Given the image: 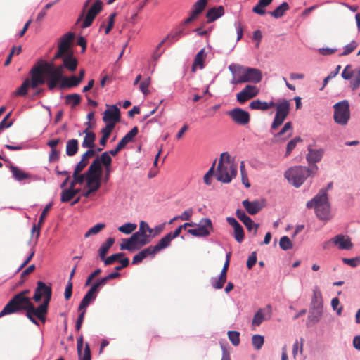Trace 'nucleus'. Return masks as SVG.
<instances>
[{
  "mask_svg": "<svg viewBox=\"0 0 360 360\" xmlns=\"http://www.w3.org/2000/svg\"><path fill=\"white\" fill-rule=\"evenodd\" d=\"M22 311H26V316L32 323L39 326V323L36 319V318H37V314L34 304L31 302L30 298H23L22 297L18 296L17 294L10 300L1 310L0 312V318Z\"/></svg>",
  "mask_w": 360,
  "mask_h": 360,
  "instance_id": "nucleus-1",
  "label": "nucleus"
},
{
  "mask_svg": "<svg viewBox=\"0 0 360 360\" xmlns=\"http://www.w3.org/2000/svg\"><path fill=\"white\" fill-rule=\"evenodd\" d=\"M290 102L288 100H283L281 103L276 104L274 101L267 103L259 99L252 101L249 107L251 110H259L266 111L273 107H276V112L271 125V128L275 130L278 128L288 117L290 112Z\"/></svg>",
  "mask_w": 360,
  "mask_h": 360,
  "instance_id": "nucleus-2",
  "label": "nucleus"
},
{
  "mask_svg": "<svg viewBox=\"0 0 360 360\" xmlns=\"http://www.w3.org/2000/svg\"><path fill=\"white\" fill-rule=\"evenodd\" d=\"M147 233L152 234L153 229L150 228L146 222L141 221L138 231L133 233L130 238L122 239L120 250L134 252L141 249L150 242L151 237L147 235Z\"/></svg>",
  "mask_w": 360,
  "mask_h": 360,
  "instance_id": "nucleus-3",
  "label": "nucleus"
},
{
  "mask_svg": "<svg viewBox=\"0 0 360 360\" xmlns=\"http://www.w3.org/2000/svg\"><path fill=\"white\" fill-rule=\"evenodd\" d=\"M37 285L33 300L35 302H39L43 299V302L36 307V310L37 319L44 323L51 300L52 289L50 285H47L42 281H38Z\"/></svg>",
  "mask_w": 360,
  "mask_h": 360,
  "instance_id": "nucleus-4",
  "label": "nucleus"
},
{
  "mask_svg": "<svg viewBox=\"0 0 360 360\" xmlns=\"http://www.w3.org/2000/svg\"><path fill=\"white\" fill-rule=\"evenodd\" d=\"M237 173V165L231 160L230 155L227 152L222 153L214 174L217 180L229 184L236 176Z\"/></svg>",
  "mask_w": 360,
  "mask_h": 360,
  "instance_id": "nucleus-5",
  "label": "nucleus"
},
{
  "mask_svg": "<svg viewBox=\"0 0 360 360\" xmlns=\"http://www.w3.org/2000/svg\"><path fill=\"white\" fill-rule=\"evenodd\" d=\"M41 72V77L45 78V82L49 90H53L59 84L63 76V63L57 67L53 63L43 61L38 65H35Z\"/></svg>",
  "mask_w": 360,
  "mask_h": 360,
  "instance_id": "nucleus-6",
  "label": "nucleus"
},
{
  "mask_svg": "<svg viewBox=\"0 0 360 360\" xmlns=\"http://www.w3.org/2000/svg\"><path fill=\"white\" fill-rule=\"evenodd\" d=\"M307 207L314 208L317 217L321 220L330 219V205L328 202L327 190L321 189L312 200L307 202Z\"/></svg>",
  "mask_w": 360,
  "mask_h": 360,
  "instance_id": "nucleus-7",
  "label": "nucleus"
},
{
  "mask_svg": "<svg viewBox=\"0 0 360 360\" xmlns=\"http://www.w3.org/2000/svg\"><path fill=\"white\" fill-rule=\"evenodd\" d=\"M318 170V167L313 165L311 168L303 166H296L290 168L285 172V177L296 188L300 187L305 179L311 174H315Z\"/></svg>",
  "mask_w": 360,
  "mask_h": 360,
  "instance_id": "nucleus-8",
  "label": "nucleus"
},
{
  "mask_svg": "<svg viewBox=\"0 0 360 360\" xmlns=\"http://www.w3.org/2000/svg\"><path fill=\"white\" fill-rule=\"evenodd\" d=\"M238 77H235L231 82L233 84H242L245 82L259 83L262 79V72L252 68H245L238 66Z\"/></svg>",
  "mask_w": 360,
  "mask_h": 360,
  "instance_id": "nucleus-9",
  "label": "nucleus"
},
{
  "mask_svg": "<svg viewBox=\"0 0 360 360\" xmlns=\"http://www.w3.org/2000/svg\"><path fill=\"white\" fill-rule=\"evenodd\" d=\"M30 79L27 78L21 86L15 91L14 94L17 96H25L28 91L29 88L35 89L39 85L45 83V78L41 77V72L38 68L34 66L30 72Z\"/></svg>",
  "mask_w": 360,
  "mask_h": 360,
  "instance_id": "nucleus-10",
  "label": "nucleus"
},
{
  "mask_svg": "<svg viewBox=\"0 0 360 360\" xmlns=\"http://www.w3.org/2000/svg\"><path fill=\"white\" fill-rule=\"evenodd\" d=\"M334 121L340 125H346L350 118L349 105L344 100L334 105Z\"/></svg>",
  "mask_w": 360,
  "mask_h": 360,
  "instance_id": "nucleus-11",
  "label": "nucleus"
},
{
  "mask_svg": "<svg viewBox=\"0 0 360 360\" xmlns=\"http://www.w3.org/2000/svg\"><path fill=\"white\" fill-rule=\"evenodd\" d=\"M197 226L195 229H188V233L195 237H207L213 230L212 221L209 218H202Z\"/></svg>",
  "mask_w": 360,
  "mask_h": 360,
  "instance_id": "nucleus-12",
  "label": "nucleus"
},
{
  "mask_svg": "<svg viewBox=\"0 0 360 360\" xmlns=\"http://www.w3.org/2000/svg\"><path fill=\"white\" fill-rule=\"evenodd\" d=\"M227 115L236 124L239 125H246L250 120V113L240 108H235L228 111Z\"/></svg>",
  "mask_w": 360,
  "mask_h": 360,
  "instance_id": "nucleus-13",
  "label": "nucleus"
},
{
  "mask_svg": "<svg viewBox=\"0 0 360 360\" xmlns=\"http://www.w3.org/2000/svg\"><path fill=\"white\" fill-rule=\"evenodd\" d=\"M101 165L98 158L95 159L89 166L86 174V186H90L96 179H100Z\"/></svg>",
  "mask_w": 360,
  "mask_h": 360,
  "instance_id": "nucleus-14",
  "label": "nucleus"
},
{
  "mask_svg": "<svg viewBox=\"0 0 360 360\" xmlns=\"http://www.w3.org/2000/svg\"><path fill=\"white\" fill-rule=\"evenodd\" d=\"M101 288V285L97 282L93 283L90 289L87 291L82 300L79 305L78 310H86V307L89 306V304L96 298L97 294L98 293Z\"/></svg>",
  "mask_w": 360,
  "mask_h": 360,
  "instance_id": "nucleus-15",
  "label": "nucleus"
},
{
  "mask_svg": "<svg viewBox=\"0 0 360 360\" xmlns=\"http://www.w3.org/2000/svg\"><path fill=\"white\" fill-rule=\"evenodd\" d=\"M103 3L101 0H96L87 11L86 15L82 23V28H86L91 25L96 16L102 11Z\"/></svg>",
  "mask_w": 360,
  "mask_h": 360,
  "instance_id": "nucleus-16",
  "label": "nucleus"
},
{
  "mask_svg": "<svg viewBox=\"0 0 360 360\" xmlns=\"http://www.w3.org/2000/svg\"><path fill=\"white\" fill-rule=\"evenodd\" d=\"M259 92V89L253 85H247L236 94L237 101L240 103H244L247 101L255 97Z\"/></svg>",
  "mask_w": 360,
  "mask_h": 360,
  "instance_id": "nucleus-17",
  "label": "nucleus"
},
{
  "mask_svg": "<svg viewBox=\"0 0 360 360\" xmlns=\"http://www.w3.org/2000/svg\"><path fill=\"white\" fill-rule=\"evenodd\" d=\"M103 120L106 124H113L115 127L116 123L120 120V111L117 105H111L110 108L105 110L103 113Z\"/></svg>",
  "mask_w": 360,
  "mask_h": 360,
  "instance_id": "nucleus-18",
  "label": "nucleus"
},
{
  "mask_svg": "<svg viewBox=\"0 0 360 360\" xmlns=\"http://www.w3.org/2000/svg\"><path fill=\"white\" fill-rule=\"evenodd\" d=\"M227 222L234 229V238L238 243H241L244 240V231L242 226L233 217H227Z\"/></svg>",
  "mask_w": 360,
  "mask_h": 360,
  "instance_id": "nucleus-19",
  "label": "nucleus"
},
{
  "mask_svg": "<svg viewBox=\"0 0 360 360\" xmlns=\"http://www.w3.org/2000/svg\"><path fill=\"white\" fill-rule=\"evenodd\" d=\"M292 134V124L291 122H286L281 130L274 134V139L276 142L284 141L288 139Z\"/></svg>",
  "mask_w": 360,
  "mask_h": 360,
  "instance_id": "nucleus-20",
  "label": "nucleus"
},
{
  "mask_svg": "<svg viewBox=\"0 0 360 360\" xmlns=\"http://www.w3.org/2000/svg\"><path fill=\"white\" fill-rule=\"evenodd\" d=\"M308 153L307 155V160L309 164L319 162L324 153V150L322 148L313 149L312 145H309L307 148Z\"/></svg>",
  "mask_w": 360,
  "mask_h": 360,
  "instance_id": "nucleus-21",
  "label": "nucleus"
},
{
  "mask_svg": "<svg viewBox=\"0 0 360 360\" xmlns=\"http://www.w3.org/2000/svg\"><path fill=\"white\" fill-rule=\"evenodd\" d=\"M9 169L12 174L13 178L18 181H22L32 179V175L30 173L26 172L17 166L11 165L9 166Z\"/></svg>",
  "mask_w": 360,
  "mask_h": 360,
  "instance_id": "nucleus-22",
  "label": "nucleus"
},
{
  "mask_svg": "<svg viewBox=\"0 0 360 360\" xmlns=\"http://www.w3.org/2000/svg\"><path fill=\"white\" fill-rule=\"evenodd\" d=\"M184 30V27H181V25L177 27L174 31H172L168 34L167 36L160 42L158 44V48L161 47L167 41H168L170 44L177 41L183 35Z\"/></svg>",
  "mask_w": 360,
  "mask_h": 360,
  "instance_id": "nucleus-23",
  "label": "nucleus"
},
{
  "mask_svg": "<svg viewBox=\"0 0 360 360\" xmlns=\"http://www.w3.org/2000/svg\"><path fill=\"white\" fill-rule=\"evenodd\" d=\"M75 34L72 32H68L65 34L61 38L58 44V49H61L65 53H72L70 51V44L74 39Z\"/></svg>",
  "mask_w": 360,
  "mask_h": 360,
  "instance_id": "nucleus-24",
  "label": "nucleus"
},
{
  "mask_svg": "<svg viewBox=\"0 0 360 360\" xmlns=\"http://www.w3.org/2000/svg\"><path fill=\"white\" fill-rule=\"evenodd\" d=\"M333 241L340 250H350L353 247L350 238L347 236L338 235L333 238Z\"/></svg>",
  "mask_w": 360,
  "mask_h": 360,
  "instance_id": "nucleus-25",
  "label": "nucleus"
},
{
  "mask_svg": "<svg viewBox=\"0 0 360 360\" xmlns=\"http://www.w3.org/2000/svg\"><path fill=\"white\" fill-rule=\"evenodd\" d=\"M245 210L252 215L257 214L262 209V205L258 200L249 201L245 200L242 202Z\"/></svg>",
  "mask_w": 360,
  "mask_h": 360,
  "instance_id": "nucleus-26",
  "label": "nucleus"
},
{
  "mask_svg": "<svg viewBox=\"0 0 360 360\" xmlns=\"http://www.w3.org/2000/svg\"><path fill=\"white\" fill-rule=\"evenodd\" d=\"M80 84L79 80L77 79L75 75L70 77H63L59 82L60 89H70L77 86Z\"/></svg>",
  "mask_w": 360,
  "mask_h": 360,
  "instance_id": "nucleus-27",
  "label": "nucleus"
},
{
  "mask_svg": "<svg viewBox=\"0 0 360 360\" xmlns=\"http://www.w3.org/2000/svg\"><path fill=\"white\" fill-rule=\"evenodd\" d=\"M63 67H65L70 72H74L76 70L78 61L77 59L73 56L72 53H68L66 56L63 57Z\"/></svg>",
  "mask_w": 360,
  "mask_h": 360,
  "instance_id": "nucleus-28",
  "label": "nucleus"
},
{
  "mask_svg": "<svg viewBox=\"0 0 360 360\" xmlns=\"http://www.w3.org/2000/svg\"><path fill=\"white\" fill-rule=\"evenodd\" d=\"M206 56L207 54L205 51V49H202L196 54L191 68L193 72L196 71L197 68H199L200 69H202L204 68V61L205 60Z\"/></svg>",
  "mask_w": 360,
  "mask_h": 360,
  "instance_id": "nucleus-29",
  "label": "nucleus"
},
{
  "mask_svg": "<svg viewBox=\"0 0 360 360\" xmlns=\"http://www.w3.org/2000/svg\"><path fill=\"white\" fill-rule=\"evenodd\" d=\"M83 134H85V136L84 138V140L82 141V147L83 148H88L92 149L95 144L94 141L96 140V134L94 132L89 131V129H86Z\"/></svg>",
  "mask_w": 360,
  "mask_h": 360,
  "instance_id": "nucleus-30",
  "label": "nucleus"
},
{
  "mask_svg": "<svg viewBox=\"0 0 360 360\" xmlns=\"http://www.w3.org/2000/svg\"><path fill=\"white\" fill-rule=\"evenodd\" d=\"M224 13V7L222 6H219L218 7H213L209 9L207 12L206 17L208 19V22H210L222 16Z\"/></svg>",
  "mask_w": 360,
  "mask_h": 360,
  "instance_id": "nucleus-31",
  "label": "nucleus"
},
{
  "mask_svg": "<svg viewBox=\"0 0 360 360\" xmlns=\"http://www.w3.org/2000/svg\"><path fill=\"white\" fill-rule=\"evenodd\" d=\"M115 243L113 238H108L105 243H103L98 249V255L101 259H104L106 255L108 254L110 248Z\"/></svg>",
  "mask_w": 360,
  "mask_h": 360,
  "instance_id": "nucleus-32",
  "label": "nucleus"
},
{
  "mask_svg": "<svg viewBox=\"0 0 360 360\" xmlns=\"http://www.w3.org/2000/svg\"><path fill=\"white\" fill-rule=\"evenodd\" d=\"M311 310L322 311L323 308V299L321 292H314L311 303Z\"/></svg>",
  "mask_w": 360,
  "mask_h": 360,
  "instance_id": "nucleus-33",
  "label": "nucleus"
},
{
  "mask_svg": "<svg viewBox=\"0 0 360 360\" xmlns=\"http://www.w3.org/2000/svg\"><path fill=\"white\" fill-rule=\"evenodd\" d=\"M79 149V142L77 139H72L67 141L66 154L68 156L75 155Z\"/></svg>",
  "mask_w": 360,
  "mask_h": 360,
  "instance_id": "nucleus-34",
  "label": "nucleus"
},
{
  "mask_svg": "<svg viewBox=\"0 0 360 360\" xmlns=\"http://www.w3.org/2000/svg\"><path fill=\"white\" fill-rule=\"evenodd\" d=\"M113 129V124H106L105 127L101 129L102 137L100 139V144L103 147L106 146L107 141Z\"/></svg>",
  "mask_w": 360,
  "mask_h": 360,
  "instance_id": "nucleus-35",
  "label": "nucleus"
},
{
  "mask_svg": "<svg viewBox=\"0 0 360 360\" xmlns=\"http://www.w3.org/2000/svg\"><path fill=\"white\" fill-rule=\"evenodd\" d=\"M290 7L287 2L282 3L279 6H278L274 11L270 12L271 16L275 18H281L285 11L289 10Z\"/></svg>",
  "mask_w": 360,
  "mask_h": 360,
  "instance_id": "nucleus-36",
  "label": "nucleus"
},
{
  "mask_svg": "<svg viewBox=\"0 0 360 360\" xmlns=\"http://www.w3.org/2000/svg\"><path fill=\"white\" fill-rule=\"evenodd\" d=\"M226 281V276L219 274L218 278L211 279V285L214 289H221Z\"/></svg>",
  "mask_w": 360,
  "mask_h": 360,
  "instance_id": "nucleus-37",
  "label": "nucleus"
},
{
  "mask_svg": "<svg viewBox=\"0 0 360 360\" xmlns=\"http://www.w3.org/2000/svg\"><path fill=\"white\" fill-rule=\"evenodd\" d=\"M65 101L66 104H70L74 108L80 103L81 96L77 94H68L65 96Z\"/></svg>",
  "mask_w": 360,
  "mask_h": 360,
  "instance_id": "nucleus-38",
  "label": "nucleus"
},
{
  "mask_svg": "<svg viewBox=\"0 0 360 360\" xmlns=\"http://www.w3.org/2000/svg\"><path fill=\"white\" fill-rule=\"evenodd\" d=\"M172 240V238H171L170 235L167 233L155 245L156 249H158V252H160L161 250L169 247Z\"/></svg>",
  "mask_w": 360,
  "mask_h": 360,
  "instance_id": "nucleus-39",
  "label": "nucleus"
},
{
  "mask_svg": "<svg viewBox=\"0 0 360 360\" xmlns=\"http://www.w3.org/2000/svg\"><path fill=\"white\" fill-rule=\"evenodd\" d=\"M353 79L351 81V86L353 90L356 89L360 86V66L354 69Z\"/></svg>",
  "mask_w": 360,
  "mask_h": 360,
  "instance_id": "nucleus-40",
  "label": "nucleus"
},
{
  "mask_svg": "<svg viewBox=\"0 0 360 360\" xmlns=\"http://www.w3.org/2000/svg\"><path fill=\"white\" fill-rule=\"evenodd\" d=\"M105 227V224L103 223H99L94 226H92L91 229H89L88 231L86 232L84 234L85 238H89L91 236L96 235L98 233L101 231H102Z\"/></svg>",
  "mask_w": 360,
  "mask_h": 360,
  "instance_id": "nucleus-41",
  "label": "nucleus"
},
{
  "mask_svg": "<svg viewBox=\"0 0 360 360\" xmlns=\"http://www.w3.org/2000/svg\"><path fill=\"white\" fill-rule=\"evenodd\" d=\"M120 276V274L119 272H117V271H115V272H112L110 273V274H108V276L98 280L96 282L98 283H99V285H101V287H103L104 285H106V283L110 281V280H112V279H115V278H117Z\"/></svg>",
  "mask_w": 360,
  "mask_h": 360,
  "instance_id": "nucleus-42",
  "label": "nucleus"
},
{
  "mask_svg": "<svg viewBox=\"0 0 360 360\" xmlns=\"http://www.w3.org/2000/svg\"><path fill=\"white\" fill-rule=\"evenodd\" d=\"M136 224L129 222L119 226L118 231L125 234H130L136 230Z\"/></svg>",
  "mask_w": 360,
  "mask_h": 360,
  "instance_id": "nucleus-43",
  "label": "nucleus"
},
{
  "mask_svg": "<svg viewBox=\"0 0 360 360\" xmlns=\"http://www.w3.org/2000/svg\"><path fill=\"white\" fill-rule=\"evenodd\" d=\"M124 256V253L119 252V253L113 254L108 257H105V259H102V260L103 261L104 264L105 266H109L110 264H112L115 262L118 261L120 259H121Z\"/></svg>",
  "mask_w": 360,
  "mask_h": 360,
  "instance_id": "nucleus-44",
  "label": "nucleus"
},
{
  "mask_svg": "<svg viewBox=\"0 0 360 360\" xmlns=\"http://www.w3.org/2000/svg\"><path fill=\"white\" fill-rule=\"evenodd\" d=\"M264 339L262 335H254L252 337V344L255 349L259 350L262 348L264 345Z\"/></svg>",
  "mask_w": 360,
  "mask_h": 360,
  "instance_id": "nucleus-45",
  "label": "nucleus"
},
{
  "mask_svg": "<svg viewBox=\"0 0 360 360\" xmlns=\"http://www.w3.org/2000/svg\"><path fill=\"white\" fill-rule=\"evenodd\" d=\"M244 225L249 231H253V236H256L259 225L255 224L250 217L243 222Z\"/></svg>",
  "mask_w": 360,
  "mask_h": 360,
  "instance_id": "nucleus-46",
  "label": "nucleus"
},
{
  "mask_svg": "<svg viewBox=\"0 0 360 360\" xmlns=\"http://www.w3.org/2000/svg\"><path fill=\"white\" fill-rule=\"evenodd\" d=\"M72 177L73 180L70 182V186L75 188L76 184H83L84 179H86V174H79V173L73 172Z\"/></svg>",
  "mask_w": 360,
  "mask_h": 360,
  "instance_id": "nucleus-47",
  "label": "nucleus"
},
{
  "mask_svg": "<svg viewBox=\"0 0 360 360\" xmlns=\"http://www.w3.org/2000/svg\"><path fill=\"white\" fill-rule=\"evenodd\" d=\"M279 245L282 250H288L292 248V243L288 236H284L281 238Z\"/></svg>",
  "mask_w": 360,
  "mask_h": 360,
  "instance_id": "nucleus-48",
  "label": "nucleus"
},
{
  "mask_svg": "<svg viewBox=\"0 0 360 360\" xmlns=\"http://www.w3.org/2000/svg\"><path fill=\"white\" fill-rule=\"evenodd\" d=\"M302 139L299 136L295 137V139L290 140L287 144L285 156H288L291 153V152L293 150V149L296 147L297 143L298 142H302Z\"/></svg>",
  "mask_w": 360,
  "mask_h": 360,
  "instance_id": "nucleus-49",
  "label": "nucleus"
},
{
  "mask_svg": "<svg viewBox=\"0 0 360 360\" xmlns=\"http://www.w3.org/2000/svg\"><path fill=\"white\" fill-rule=\"evenodd\" d=\"M193 213V209L190 208V209H188L185 211H184L182 212V214L179 216H176L175 217H174L171 221H170V224L172 223L174 220H176L178 219H181V220H189L192 216Z\"/></svg>",
  "mask_w": 360,
  "mask_h": 360,
  "instance_id": "nucleus-50",
  "label": "nucleus"
},
{
  "mask_svg": "<svg viewBox=\"0 0 360 360\" xmlns=\"http://www.w3.org/2000/svg\"><path fill=\"white\" fill-rule=\"evenodd\" d=\"M228 337L229 340L234 346H238L240 344V333L238 331H229Z\"/></svg>",
  "mask_w": 360,
  "mask_h": 360,
  "instance_id": "nucleus-51",
  "label": "nucleus"
},
{
  "mask_svg": "<svg viewBox=\"0 0 360 360\" xmlns=\"http://www.w3.org/2000/svg\"><path fill=\"white\" fill-rule=\"evenodd\" d=\"M322 315V311L318 310H310L309 315L308 316V319L313 324L316 323L320 320V318Z\"/></svg>",
  "mask_w": 360,
  "mask_h": 360,
  "instance_id": "nucleus-52",
  "label": "nucleus"
},
{
  "mask_svg": "<svg viewBox=\"0 0 360 360\" xmlns=\"http://www.w3.org/2000/svg\"><path fill=\"white\" fill-rule=\"evenodd\" d=\"M344 264H347L353 268L356 267L360 264V256L354 258H342Z\"/></svg>",
  "mask_w": 360,
  "mask_h": 360,
  "instance_id": "nucleus-53",
  "label": "nucleus"
},
{
  "mask_svg": "<svg viewBox=\"0 0 360 360\" xmlns=\"http://www.w3.org/2000/svg\"><path fill=\"white\" fill-rule=\"evenodd\" d=\"M101 165L103 164L105 167H110L112 163V158L108 152H104L101 154L100 158Z\"/></svg>",
  "mask_w": 360,
  "mask_h": 360,
  "instance_id": "nucleus-54",
  "label": "nucleus"
},
{
  "mask_svg": "<svg viewBox=\"0 0 360 360\" xmlns=\"http://www.w3.org/2000/svg\"><path fill=\"white\" fill-rule=\"evenodd\" d=\"M74 198L70 187L68 189H64L61 192L60 200L63 202H67L71 200Z\"/></svg>",
  "mask_w": 360,
  "mask_h": 360,
  "instance_id": "nucleus-55",
  "label": "nucleus"
},
{
  "mask_svg": "<svg viewBox=\"0 0 360 360\" xmlns=\"http://www.w3.org/2000/svg\"><path fill=\"white\" fill-rule=\"evenodd\" d=\"M357 47V43L355 41H352L351 43L347 44L344 47V51L340 54V56H347L353 52Z\"/></svg>",
  "mask_w": 360,
  "mask_h": 360,
  "instance_id": "nucleus-56",
  "label": "nucleus"
},
{
  "mask_svg": "<svg viewBox=\"0 0 360 360\" xmlns=\"http://www.w3.org/2000/svg\"><path fill=\"white\" fill-rule=\"evenodd\" d=\"M214 167H215V161L212 164V167L210 168V169L207 171V172L204 176V182L207 185H210L212 184V177L215 174L214 172Z\"/></svg>",
  "mask_w": 360,
  "mask_h": 360,
  "instance_id": "nucleus-57",
  "label": "nucleus"
},
{
  "mask_svg": "<svg viewBox=\"0 0 360 360\" xmlns=\"http://www.w3.org/2000/svg\"><path fill=\"white\" fill-rule=\"evenodd\" d=\"M264 320V316L262 310L259 309L255 315L252 321L253 326H259Z\"/></svg>",
  "mask_w": 360,
  "mask_h": 360,
  "instance_id": "nucleus-58",
  "label": "nucleus"
},
{
  "mask_svg": "<svg viewBox=\"0 0 360 360\" xmlns=\"http://www.w3.org/2000/svg\"><path fill=\"white\" fill-rule=\"evenodd\" d=\"M53 206V202H49V204H47L45 207L44 208L42 212L41 213V215L39 217V226H42L44 222V220H45V218L47 215V213L49 212V211L51 209Z\"/></svg>",
  "mask_w": 360,
  "mask_h": 360,
  "instance_id": "nucleus-59",
  "label": "nucleus"
},
{
  "mask_svg": "<svg viewBox=\"0 0 360 360\" xmlns=\"http://www.w3.org/2000/svg\"><path fill=\"white\" fill-rule=\"evenodd\" d=\"M354 70H352L350 65H347L343 70L341 75L345 79H350L354 75Z\"/></svg>",
  "mask_w": 360,
  "mask_h": 360,
  "instance_id": "nucleus-60",
  "label": "nucleus"
},
{
  "mask_svg": "<svg viewBox=\"0 0 360 360\" xmlns=\"http://www.w3.org/2000/svg\"><path fill=\"white\" fill-rule=\"evenodd\" d=\"M303 351V340H301V342H299L298 340H296L292 347V355L294 358L296 357L298 352H300V354L302 353Z\"/></svg>",
  "mask_w": 360,
  "mask_h": 360,
  "instance_id": "nucleus-61",
  "label": "nucleus"
},
{
  "mask_svg": "<svg viewBox=\"0 0 360 360\" xmlns=\"http://www.w3.org/2000/svg\"><path fill=\"white\" fill-rule=\"evenodd\" d=\"M150 84V78L148 77L146 79H144L143 81H142L139 85V89L141 90V91L146 95L149 93V91H148V86Z\"/></svg>",
  "mask_w": 360,
  "mask_h": 360,
  "instance_id": "nucleus-62",
  "label": "nucleus"
},
{
  "mask_svg": "<svg viewBox=\"0 0 360 360\" xmlns=\"http://www.w3.org/2000/svg\"><path fill=\"white\" fill-rule=\"evenodd\" d=\"M142 253H143V255L146 257L148 256H154L158 252V249H156L155 245L154 246H149L142 250H141Z\"/></svg>",
  "mask_w": 360,
  "mask_h": 360,
  "instance_id": "nucleus-63",
  "label": "nucleus"
},
{
  "mask_svg": "<svg viewBox=\"0 0 360 360\" xmlns=\"http://www.w3.org/2000/svg\"><path fill=\"white\" fill-rule=\"evenodd\" d=\"M79 360H91V350L89 343L85 344L84 351L83 355H78Z\"/></svg>",
  "mask_w": 360,
  "mask_h": 360,
  "instance_id": "nucleus-64",
  "label": "nucleus"
}]
</instances>
